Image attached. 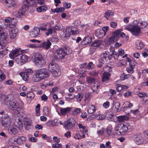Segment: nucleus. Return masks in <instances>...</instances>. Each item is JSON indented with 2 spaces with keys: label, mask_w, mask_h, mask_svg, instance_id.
<instances>
[{
  "label": "nucleus",
  "mask_w": 148,
  "mask_h": 148,
  "mask_svg": "<svg viewBox=\"0 0 148 148\" xmlns=\"http://www.w3.org/2000/svg\"><path fill=\"white\" fill-rule=\"evenodd\" d=\"M48 69L52 73L54 76H59L61 74L59 67L55 63H50L48 66Z\"/></svg>",
  "instance_id": "39448f33"
},
{
  "label": "nucleus",
  "mask_w": 148,
  "mask_h": 148,
  "mask_svg": "<svg viewBox=\"0 0 148 148\" xmlns=\"http://www.w3.org/2000/svg\"><path fill=\"white\" fill-rule=\"evenodd\" d=\"M103 58H100L99 59L98 61L99 63L97 65V66L99 67H101L103 64L104 63L105 61L102 59Z\"/></svg>",
  "instance_id": "58836bf2"
},
{
  "label": "nucleus",
  "mask_w": 148,
  "mask_h": 148,
  "mask_svg": "<svg viewBox=\"0 0 148 148\" xmlns=\"http://www.w3.org/2000/svg\"><path fill=\"white\" fill-rule=\"evenodd\" d=\"M32 72L33 71L32 70L30 69H28L25 70V73H26L28 75H29L30 76L31 75Z\"/></svg>",
  "instance_id": "4d7b16f0"
},
{
  "label": "nucleus",
  "mask_w": 148,
  "mask_h": 148,
  "mask_svg": "<svg viewBox=\"0 0 148 148\" xmlns=\"http://www.w3.org/2000/svg\"><path fill=\"white\" fill-rule=\"evenodd\" d=\"M130 77V75L125 74V73H124L121 75L120 77L122 80H124L129 78Z\"/></svg>",
  "instance_id": "f704fd0d"
},
{
  "label": "nucleus",
  "mask_w": 148,
  "mask_h": 148,
  "mask_svg": "<svg viewBox=\"0 0 148 148\" xmlns=\"http://www.w3.org/2000/svg\"><path fill=\"white\" fill-rule=\"evenodd\" d=\"M99 72L98 71H91L90 72V75L94 77L97 76Z\"/></svg>",
  "instance_id": "c03bdc74"
},
{
  "label": "nucleus",
  "mask_w": 148,
  "mask_h": 148,
  "mask_svg": "<svg viewBox=\"0 0 148 148\" xmlns=\"http://www.w3.org/2000/svg\"><path fill=\"white\" fill-rule=\"evenodd\" d=\"M53 83H49L47 84H42L41 86V87H42V88H45L47 87H48V86H53Z\"/></svg>",
  "instance_id": "864d4df0"
},
{
  "label": "nucleus",
  "mask_w": 148,
  "mask_h": 148,
  "mask_svg": "<svg viewBox=\"0 0 148 148\" xmlns=\"http://www.w3.org/2000/svg\"><path fill=\"white\" fill-rule=\"evenodd\" d=\"M17 21L14 18V20L11 21L9 24V27L10 28H12L16 27L17 25Z\"/></svg>",
  "instance_id": "cd10ccee"
},
{
  "label": "nucleus",
  "mask_w": 148,
  "mask_h": 148,
  "mask_svg": "<svg viewBox=\"0 0 148 148\" xmlns=\"http://www.w3.org/2000/svg\"><path fill=\"white\" fill-rule=\"evenodd\" d=\"M110 55V53L108 51H105L103 52L101 54V58H104L106 60L108 57V56Z\"/></svg>",
  "instance_id": "473e14b6"
},
{
  "label": "nucleus",
  "mask_w": 148,
  "mask_h": 148,
  "mask_svg": "<svg viewBox=\"0 0 148 148\" xmlns=\"http://www.w3.org/2000/svg\"><path fill=\"white\" fill-rule=\"evenodd\" d=\"M124 53V51L123 50L121 49H119L118 55L119 56H121Z\"/></svg>",
  "instance_id": "0e129e2a"
},
{
  "label": "nucleus",
  "mask_w": 148,
  "mask_h": 148,
  "mask_svg": "<svg viewBox=\"0 0 148 148\" xmlns=\"http://www.w3.org/2000/svg\"><path fill=\"white\" fill-rule=\"evenodd\" d=\"M136 45L137 48L138 49H141L144 46V44L140 40H138L136 42Z\"/></svg>",
  "instance_id": "393cba45"
},
{
  "label": "nucleus",
  "mask_w": 148,
  "mask_h": 148,
  "mask_svg": "<svg viewBox=\"0 0 148 148\" xmlns=\"http://www.w3.org/2000/svg\"><path fill=\"white\" fill-rule=\"evenodd\" d=\"M18 121H19L18 123L19 125L18 126H17V127L19 129L21 130L22 128L23 127V125L21 121H20L19 120H18Z\"/></svg>",
  "instance_id": "338daca9"
},
{
  "label": "nucleus",
  "mask_w": 148,
  "mask_h": 148,
  "mask_svg": "<svg viewBox=\"0 0 148 148\" xmlns=\"http://www.w3.org/2000/svg\"><path fill=\"white\" fill-rule=\"evenodd\" d=\"M113 57H114L115 59H117L118 57H119V55H118V53L116 52L115 51H113L112 52Z\"/></svg>",
  "instance_id": "680f3d73"
},
{
  "label": "nucleus",
  "mask_w": 148,
  "mask_h": 148,
  "mask_svg": "<svg viewBox=\"0 0 148 148\" xmlns=\"http://www.w3.org/2000/svg\"><path fill=\"white\" fill-rule=\"evenodd\" d=\"M79 31L77 29L74 27H71L67 28L63 35L64 38L68 39L71 35H76L78 34Z\"/></svg>",
  "instance_id": "423d86ee"
},
{
  "label": "nucleus",
  "mask_w": 148,
  "mask_h": 148,
  "mask_svg": "<svg viewBox=\"0 0 148 148\" xmlns=\"http://www.w3.org/2000/svg\"><path fill=\"white\" fill-rule=\"evenodd\" d=\"M43 112L46 115H49V110L47 107H45L43 109Z\"/></svg>",
  "instance_id": "603ef678"
},
{
  "label": "nucleus",
  "mask_w": 148,
  "mask_h": 148,
  "mask_svg": "<svg viewBox=\"0 0 148 148\" xmlns=\"http://www.w3.org/2000/svg\"><path fill=\"white\" fill-rule=\"evenodd\" d=\"M47 9V6L43 5L41 6L37 9V11L38 12H42L46 11Z\"/></svg>",
  "instance_id": "7c9ffc66"
},
{
  "label": "nucleus",
  "mask_w": 148,
  "mask_h": 148,
  "mask_svg": "<svg viewBox=\"0 0 148 148\" xmlns=\"http://www.w3.org/2000/svg\"><path fill=\"white\" fill-rule=\"evenodd\" d=\"M25 128L27 130L31 129L32 125L31 123L29 121H26L24 122Z\"/></svg>",
  "instance_id": "bb28decb"
},
{
  "label": "nucleus",
  "mask_w": 148,
  "mask_h": 148,
  "mask_svg": "<svg viewBox=\"0 0 148 148\" xmlns=\"http://www.w3.org/2000/svg\"><path fill=\"white\" fill-rule=\"evenodd\" d=\"M125 29L130 31L133 35L136 37L140 36L141 34V28L138 25H128L125 27Z\"/></svg>",
  "instance_id": "20e7f679"
},
{
  "label": "nucleus",
  "mask_w": 148,
  "mask_h": 148,
  "mask_svg": "<svg viewBox=\"0 0 148 148\" xmlns=\"http://www.w3.org/2000/svg\"><path fill=\"white\" fill-rule=\"evenodd\" d=\"M95 111L96 109L95 106L93 105H91L89 106L87 112L88 113L91 114L95 112Z\"/></svg>",
  "instance_id": "c85d7f7f"
},
{
  "label": "nucleus",
  "mask_w": 148,
  "mask_h": 148,
  "mask_svg": "<svg viewBox=\"0 0 148 148\" xmlns=\"http://www.w3.org/2000/svg\"><path fill=\"white\" fill-rule=\"evenodd\" d=\"M28 60V57L25 54L20 53L17 56L15 62L18 64L21 65L25 63Z\"/></svg>",
  "instance_id": "1a4fd4ad"
},
{
  "label": "nucleus",
  "mask_w": 148,
  "mask_h": 148,
  "mask_svg": "<svg viewBox=\"0 0 148 148\" xmlns=\"http://www.w3.org/2000/svg\"><path fill=\"white\" fill-rule=\"evenodd\" d=\"M115 117H116L114 115L110 114L108 118V119L111 121L115 122V120L114 119Z\"/></svg>",
  "instance_id": "37998d69"
},
{
  "label": "nucleus",
  "mask_w": 148,
  "mask_h": 148,
  "mask_svg": "<svg viewBox=\"0 0 148 148\" xmlns=\"http://www.w3.org/2000/svg\"><path fill=\"white\" fill-rule=\"evenodd\" d=\"M102 42L100 40H95L92 43L91 46L94 47H98L101 44Z\"/></svg>",
  "instance_id": "c756f323"
},
{
  "label": "nucleus",
  "mask_w": 148,
  "mask_h": 148,
  "mask_svg": "<svg viewBox=\"0 0 148 148\" xmlns=\"http://www.w3.org/2000/svg\"><path fill=\"white\" fill-rule=\"evenodd\" d=\"M40 32L39 28L36 27L34 28V30L31 34V36L33 37H35L38 36Z\"/></svg>",
  "instance_id": "4be33fe9"
},
{
  "label": "nucleus",
  "mask_w": 148,
  "mask_h": 148,
  "mask_svg": "<svg viewBox=\"0 0 148 148\" xmlns=\"http://www.w3.org/2000/svg\"><path fill=\"white\" fill-rule=\"evenodd\" d=\"M91 42V38L89 36L86 37L81 42L82 45H85L90 43Z\"/></svg>",
  "instance_id": "412c9836"
},
{
  "label": "nucleus",
  "mask_w": 148,
  "mask_h": 148,
  "mask_svg": "<svg viewBox=\"0 0 148 148\" xmlns=\"http://www.w3.org/2000/svg\"><path fill=\"white\" fill-rule=\"evenodd\" d=\"M54 122L53 120L48 121L47 123V125L49 127H54Z\"/></svg>",
  "instance_id": "09e8293b"
},
{
  "label": "nucleus",
  "mask_w": 148,
  "mask_h": 148,
  "mask_svg": "<svg viewBox=\"0 0 148 148\" xmlns=\"http://www.w3.org/2000/svg\"><path fill=\"white\" fill-rule=\"evenodd\" d=\"M7 53L6 51L4 50L2 51H0V58L3 57V56Z\"/></svg>",
  "instance_id": "13d9d810"
},
{
  "label": "nucleus",
  "mask_w": 148,
  "mask_h": 148,
  "mask_svg": "<svg viewBox=\"0 0 148 148\" xmlns=\"http://www.w3.org/2000/svg\"><path fill=\"white\" fill-rule=\"evenodd\" d=\"M53 29L55 31L56 30H58L60 29L61 28V26L59 25H56L52 27Z\"/></svg>",
  "instance_id": "6e6d98bb"
},
{
  "label": "nucleus",
  "mask_w": 148,
  "mask_h": 148,
  "mask_svg": "<svg viewBox=\"0 0 148 148\" xmlns=\"http://www.w3.org/2000/svg\"><path fill=\"white\" fill-rule=\"evenodd\" d=\"M1 72L2 71L0 70V81L4 79L5 78V75L2 73Z\"/></svg>",
  "instance_id": "052dcab7"
},
{
  "label": "nucleus",
  "mask_w": 148,
  "mask_h": 148,
  "mask_svg": "<svg viewBox=\"0 0 148 148\" xmlns=\"http://www.w3.org/2000/svg\"><path fill=\"white\" fill-rule=\"evenodd\" d=\"M71 110V108H60V111L61 114L64 116L69 113Z\"/></svg>",
  "instance_id": "6ab92c4d"
},
{
  "label": "nucleus",
  "mask_w": 148,
  "mask_h": 148,
  "mask_svg": "<svg viewBox=\"0 0 148 148\" xmlns=\"http://www.w3.org/2000/svg\"><path fill=\"white\" fill-rule=\"evenodd\" d=\"M95 79L92 77L88 76L86 78L87 82L89 84L94 82H95Z\"/></svg>",
  "instance_id": "c9c22d12"
},
{
  "label": "nucleus",
  "mask_w": 148,
  "mask_h": 148,
  "mask_svg": "<svg viewBox=\"0 0 148 148\" xmlns=\"http://www.w3.org/2000/svg\"><path fill=\"white\" fill-rule=\"evenodd\" d=\"M1 123L2 125L5 127L9 126L11 123L9 118L5 117L1 118Z\"/></svg>",
  "instance_id": "4468645a"
},
{
  "label": "nucleus",
  "mask_w": 148,
  "mask_h": 148,
  "mask_svg": "<svg viewBox=\"0 0 148 148\" xmlns=\"http://www.w3.org/2000/svg\"><path fill=\"white\" fill-rule=\"evenodd\" d=\"M115 106V108L116 110H115L118 112L119 110V108L120 106V103L119 102H116L114 104Z\"/></svg>",
  "instance_id": "5fc2aeb1"
},
{
  "label": "nucleus",
  "mask_w": 148,
  "mask_h": 148,
  "mask_svg": "<svg viewBox=\"0 0 148 148\" xmlns=\"http://www.w3.org/2000/svg\"><path fill=\"white\" fill-rule=\"evenodd\" d=\"M122 30V29H119L112 32V36L110 37L108 40L110 44L118 41L120 37L123 38L125 36V34L124 33L121 32Z\"/></svg>",
  "instance_id": "7ed1b4c3"
},
{
  "label": "nucleus",
  "mask_w": 148,
  "mask_h": 148,
  "mask_svg": "<svg viewBox=\"0 0 148 148\" xmlns=\"http://www.w3.org/2000/svg\"><path fill=\"white\" fill-rule=\"evenodd\" d=\"M112 130L110 128H108L106 130V133L109 136L111 135L112 134Z\"/></svg>",
  "instance_id": "bf43d9fd"
},
{
  "label": "nucleus",
  "mask_w": 148,
  "mask_h": 148,
  "mask_svg": "<svg viewBox=\"0 0 148 148\" xmlns=\"http://www.w3.org/2000/svg\"><path fill=\"white\" fill-rule=\"evenodd\" d=\"M18 29L17 28H15L13 29L9 32L10 38L13 39L15 38L16 36L18 33Z\"/></svg>",
  "instance_id": "dca6fc26"
},
{
  "label": "nucleus",
  "mask_w": 148,
  "mask_h": 148,
  "mask_svg": "<svg viewBox=\"0 0 148 148\" xmlns=\"http://www.w3.org/2000/svg\"><path fill=\"white\" fill-rule=\"evenodd\" d=\"M51 45V43L50 40H47L42 42L41 44V47L47 50L50 48V46Z\"/></svg>",
  "instance_id": "a211bd4d"
},
{
  "label": "nucleus",
  "mask_w": 148,
  "mask_h": 148,
  "mask_svg": "<svg viewBox=\"0 0 148 148\" xmlns=\"http://www.w3.org/2000/svg\"><path fill=\"white\" fill-rule=\"evenodd\" d=\"M66 49L62 48L56 50L55 53L56 57L57 59H60L65 58L67 53L66 52Z\"/></svg>",
  "instance_id": "6e6552de"
},
{
  "label": "nucleus",
  "mask_w": 148,
  "mask_h": 148,
  "mask_svg": "<svg viewBox=\"0 0 148 148\" xmlns=\"http://www.w3.org/2000/svg\"><path fill=\"white\" fill-rule=\"evenodd\" d=\"M109 27L108 26H106L105 27H104L102 28V30H100L99 32V34H101L102 33V32H103L104 33V35H105L106 34V32L108 31V30L109 29Z\"/></svg>",
  "instance_id": "e433bc0d"
},
{
  "label": "nucleus",
  "mask_w": 148,
  "mask_h": 148,
  "mask_svg": "<svg viewBox=\"0 0 148 148\" xmlns=\"http://www.w3.org/2000/svg\"><path fill=\"white\" fill-rule=\"evenodd\" d=\"M16 125H12L10 126L8 130V132L10 134L15 135L18 132Z\"/></svg>",
  "instance_id": "2eb2a0df"
},
{
  "label": "nucleus",
  "mask_w": 148,
  "mask_h": 148,
  "mask_svg": "<svg viewBox=\"0 0 148 148\" xmlns=\"http://www.w3.org/2000/svg\"><path fill=\"white\" fill-rule=\"evenodd\" d=\"M126 118L127 116H122L117 117V121L119 122L124 121L126 120Z\"/></svg>",
  "instance_id": "72a5a7b5"
},
{
  "label": "nucleus",
  "mask_w": 148,
  "mask_h": 148,
  "mask_svg": "<svg viewBox=\"0 0 148 148\" xmlns=\"http://www.w3.org/2000/svg\"><path fill=\"white\" fill-rule=\"evenodd\" d=\"M111 11L109 10L105 13V17L106 18H108L110 15H112Z\"/></svg>",
  "instance_id": "49530a36"
},
{
  "label": "nucleus",
  "mask_w": 148,
  "mask_h": 148,
  "mask_svg": "<svg viewBox=\"0 0 148 148\" xmlns=\"http://www.w3.org/2000/svg\"><path fill=\"white\" fill-rule=\"evenodd\" d=\"M81 110L79 108H75L72 111V115L74 116H77L78 114L80 113Z\"/></svg>",
  "instance_id": "a878e982"
},
{
  "label": "nucleus",
  "mask_w": 148,
  "mask_h": 148,
  "mask_svg": "<svg viewBox=\"0 0 148 148\" xmlns=\"http://www.w3.org/2000/svg\"><path fill=\"white\" fill-rule=\"evenodd\" d=\"M20 49H16L12 51L9 55L10 57L12 59L16 61L17 56L21 53V51Z\"/></svg>",
  "instance_id": "9b49d317"
},
{
  "label": "nucleus",
  "mask_w": 148,
  "mask_h": 148,
  "mask_svg": "<svg viewBox=\"0 0 148 148\" xmlns=\"http://www.w3.org/2000/svg\"><path fill=\"white\" fill-rule=\"evenodd\" d=\"M146 94L145 92H139L138 95V97H139L140 98H142V97L144 98V97L145 96Z\"/></svg>",
  "instance_id": "e2e57ef3"
},
{
  "label": "nucleus",
  "mask_w": 148,
  "mask_h": 148,
  "mask_svg": "<svg viewBox=\"0 0 148 148\" xmlns=\"http://www.w3.org/2000/svg\"><path fill=\"white\" fill-rule=\"evenodd\" d=\"M141 25L142 26L141 28H144L146 27L147 25V21H144L140 23Z\"/></svg>",
  "instance_id": "8fccbe9b"
},
{
  "label": "nucleus",
  "mask_w": 148,
  "mask_h": 148,
  "mask_svg": "<svg viewBox=\"0 0 148 148\" xmlns=\"http://www.w3.org/2000/svg\"><path fill=\"white\" fill-rule=\"evenodd\" d=\"M7 38V33L2 32L0 33V44L3 45L6 42V39Z\"/></svg>",
  "instance_id": "ddd939ff"
},
{
  "label": "nucleus",
  "mask_w": 148,
  "mask_h": 148,
  "mask_svg": "<svg viewBox=\"0 0 148 148\" xmlns=\"http://www.w3.org/2000/svg\"><path fill=\"white\" fill-rule=\"evenodd\" d=\"M143 103L146 105L148 104V95H146L143 98Z\"/></svg>",
  "instance_id": "79ce46f5"
},
{
  "label": "nucleus",
  "mask_w": 148,
  "mask_h": 148,
  "mask_svg": "<svg viewBox=\"0 0 148 148\" xmlns=\"http://www.w3.org/2000/svg\"><path fill=\"white\" fill-rule=\"evenodd\" d=\"M49 76V74L46 69H41L37 71L33 75L32 79L34 82H37L48 77Z\"/></svg>",
  "instance_id": "f03ea898"
},
{
  "label": "nucleus",
  "mask_w": 148,
  "mask_h": 148,
  "mask_svg": "<svg viewBox=\"0 0 148 148\" xmlns=\"http://www.w3.org/2000/svg\"><path fill=\"white\" fill-rule=\"evenodd\" d=\"M110 25L111 27L115 28L117 27V23L115 22L111 21L110 22Z\"/></svg>",
  "instance_id": "3c124183"
},
{
  "label": "nucleus",
  "mask_w": 148,
  "mask_h": 148,
  "mask_svg": "<svg viewBox=\"0 0 148 148\" xmlns=\"http://www.w3.org/2000/svg\"><path fill=\"white\" fill-rule=\"evenodd\" d=\"M12 95H2L1 97L0 100L2 103H5L8 108L11 110H14L22 109V106L18 102L14 101Z\"/></svg>",
  "instance_id": "f257e3e1"
},
{
  "label": "nucleus",
  "mask_w": 148,
  "mask_h": 148,
  "mask_svg": "<svg viewBox=\"0 0 148 148\" xmlns=\"http://www.w3.org/2000/svg\"><path fill=\"white\" fill-rule=\"evenodd\" d=\"M134 68L133 67L130 66L129 67H127L126 70L127 72L129 73H132L134 71Z\"/></svg>",
  "instance_id": "a18cd8bd"
},
{
  "label": "nucleus",
  "mask_w": 148,
  "mask_h": 148,
  "mask_svg": "<svg viewBox=\"0 0 148 148\" xmlns=\"http://www.w3.org/2000/svg\"><path fill=\"white\" fill-rule=\"evenodd\" d=\"M75 119L71 118L65 122L64 126L66 129H70L75 126Z\"/></svg>",
  "instance_id": "9d476101"
},
{
  "label": "nucleus",
  "mask_w": 148,
  "mask_h": 148,
  "mask_svg": "<svg viewBox=\"0 0 148 148\" xmlns=\"http://www.w3.org/2000/svg\"><path fill=\"white\" fill-rule=\"evenodd\" d=\"M132 138L136 143L138 144H140L143 143V139L140 134H133Z\"/></svg>",
  "instance_id": "f8f14e48"
},
{
  "label": "nucleus",
  "mask_w": 148,
  "mask_h": 148,
  "mask_svg": "<svg viewBox=\"0 0 148 148\" xmlns=\"http://www.w3.org/2000/svg\"><path fill=\"white\" fill-rule=\"evenodd\" d=\"M84 96V95L82 93H80L77 95L76 98L77 101H80L83 99Z\"/></svg>",
  "instance_id": "4c0bfd02"
},
{
  "label": "nucleus",
  "mask_w": 148,
  "mask_h": 148,
  "mask_svg": "<svg viewBox=\"0 0 148 148\" xmlns=\"http://www.w3.org/2000/svg\"><path fill=\"white\" fill-rule=\"evenodd\" d=\"M34 60L36 64L40 66L44 65L45 64V60L40 53H36L34 55Z\"/></svg>",
  "instance_id": "0eeeda50"
},
{
  "label": "nucleus",
  "mask_w": 148,
  "mask_h": 148,
  "mask_svg": "<svg viewBox=\"0 0 148 148\" xmlns=\"http://www.w3.org/2000/svg\"><path fill=\"white\" fill-rule=\"evenodd\" d=\"M41 98L42 100H44V101H46L48 98V97L45 94H43Z\"/></svg>",
  "instance_id": "774afa93"
},
{
  "label": "nucleus",
  "mask_w": 148,
  "mask_h": 148,
  "mask_svg": "<svg viewBox=\"0 0 148 148\" xmlns=\"http://www.w3.org/2000/svg\"><path fill=\"white\" fill-rule=\"evenodd\" d=\"M21 76L22 77L23 79L25 81L28 80L30 76L29 75H27L26 73H25L22 74V75Z\"/></svg>",
  "instance_id": "ea45409f"
},
{
  "label": "nucleus",
  "mask_w": 148,
  "mask_h": 148,
  "mask_svg": "<svg viewBox=\"0 0 148 148\" xmlns=\"http://www.w3.org/2000/svg\"><path fill=\"white\" fill-rule=\"evenodd\" d=\"M27 97L31 99H33L34 97V93L32 92H30L28 93H27Z\"/></svg>",
  "instance_id": "de8ad7c7"
},
{
  "label": "nucleus",
  "mask_w": 148,
  "mask_h": 148,
  "mask_svg": "<svg viewBox=\"0 0 148 148\" xmlns=\"http://www.w3.org/2000/svg\"><path fill=\"white\" fill-rule=\"evenodd\" d=\"M75 95L69 93L65 97L66 100L69 101L73 99L75 97Z\"/></svg>",
  "instance_id": "2f4dec72"
},
{
  "label": "nucleus",
  "mask_w": 148,
  "mask_h": 148,
  "mask_svg": "<svg viewBox=\"0 0 148 148\" xmlns=\"http://www.w3.org/2000/svg\"><path fill=\"white\" fill-rule=\"evenodd\" d=\"M130 112L131 113H133L134 115H136L139 114V111L137 109L135 110H131Z\"/></svg>",
  "instance_id": "69168bd1"
},
{
  "label": "nucleus",
  "mask_w": 148,
  "mask_h": 148,
  "mask_svg": "<svg viewBox=\"0 0 148 148\" xmlns=\"http://www.w3.org/2000/svg\"><path fill=\"white\" fill-rule=\"evenodd\" d=\"M6 7L8 8H16L17 7V5L14 2L9 0V2L7 5H6Z\"/></svg>",
  "instance_id": "b1692460"
},
{
  "label": "nucleus",
  "mask_w": 148,
  "mask_h": 148,
  "mask_svg": "<svg viewBox=\"0 0 148 148\" xmlns=\"http://www.w3.org/2000/svg\"><path fill=\"white\" fill-rule=\"evenodd\" d=\"M13 20H14V18H11L10 17H7L5 19V23H10L11 21H13ZM5 25H7L8 24H5Z\"/></svg>",
  "instance_id": "a19ab883"
},
{
  "label": "nucleus",
  "mask_w": 148,
  "mask_h": 148,
  "mask_svg": "<svg viewBox=\"0 0 148 148\" xmlns=\"http://www.w3.org/2000/svg\"><path fill=\"white\" fill-rule=\"evenodd\" d=\"M26 141L25 137L23 136L21 137L14 140V141L16 142L18 144L21 145Z\"/></svg>",
  "instance_id": "5701e85b"
},
{
  "label": "nucleus",
  "mask_w": 148,
  "mask_h": 148,
  "mask_svg": "<svg viewBox=\"0 0 148 148\" xmlns=\"http://www.w3.org/2000/svg\"><path fill=\"white\" fill-rule=\"evenodd\" d=\"M110 74L109 73L104 72L101 81L103 82H105L109 80Z\"/></svg>",
  "instance_id": "aec40b11"
},
{
  "label": "nucleus",
  "mask_w": 148,
  "mask_h": 148,
  "mask_svg": "<svg viewBox=\"0 0 148 148\" xmlns=\"http://www.w3.org/2000/svg\"><path fill=\"white\" fill-rule=\"evenodd\" d=\"M128 129L127 126L123 124V126L119 130V132H116L118 134L124 135L126 134L128 131Z\"/></svg>",
  "instance_id": "f3484780"
}]
</instances>
